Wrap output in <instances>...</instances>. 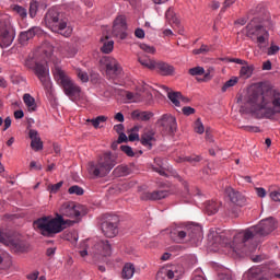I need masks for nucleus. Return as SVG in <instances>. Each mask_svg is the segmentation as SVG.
<instances>
[{"label":"nucleus","instance_id":"21","mask_svg":"<svg viewBox=\"0 0 280 280\" xmlns=\"http://www.w3.org/2000/svg\"><path fill=\"white\" fill-rule=\"evenodd\" d=\"M170 192L167 190H154V191H144L141 192L140 199L141 200H163L167 198Z\"/></svg>","mask_w":280,"mask_h":280},{"label":"nucleus","instance_id":"64","mask_svg":"<svg viewBox=\"0 0 280 280\" xmlns=\"http://www.w3.org/2000/svg\"><path fill=\"white\" fill-rule=\"evenodd\" d=\"M114 130L118 133L121 135V132H124V126L121 124H118L116 126H114Z\"/></svg>","mask_w":280,"mask_h":280},{"label":"nucleus","instance_id":"59","mask_svg":"<svg viewBox=\"0 0 280 280\" xmlns=\"http://www.w3.org/2000/svg\"><path fill=\"white\" fill-rule=\"evenodd\" d=\"M219 280H233L231 273H219Z\"/></svg>","mask_w":280,"mask_h":280},{"label":"nucleus","instance_id":"57","mask_svg":"<svg viewBox=\"0 0 280 280\" xmlns=\"http://www.w3.org/2000/svg\"><path fill=\"white\" fill-rule=\"evenodd\" d=\"M185 161H187L188 163H199L200 156H198V155L187 156V158H185Z\"/></svg>","mask_w":280,"mask_h":280},{"label":"nucleus","instance_id":"43","mask_svg":"<svg viewBox=\"0 0 280 280\" xmlns=\"http://www.w3.org/2000/svg\"><path fill=\"white\" fill-rule=\"evenodd\" d=\"M40 276V272L38 270H35L26 276V279L28 280H47L45 276ZM39 277V278H38Z\"/></svg>","mask_w":280,"mask_h":280},{"label":"nucleus","instance_id":"10","mask_svg":"<svg viewBox=\"0 0 280 280\" xmlns=\"http://www.w3.org/2000/svg\"><path fill=\"white\" fill-rule=\"evenodd\" d=\"M90 255L93 256L94 259L110 257V255H113V247L110 246V243L108 241L100 240L92 247Z\"/></svg>","mask_w":280,"mask_h":280},{"label":"nucleus","instance_id":"17","mask_svg":"<svg viewBox=\"0 0 280 280\" xmlns=\"http://www.w3.org/2000/svg\"><path fill=\"white\" fill-rule=\"evenodd\" d=\"M225 196L229 198L230 202L236 205V207H244V205H246V197L231 186L225 188Z\"/></svg>","mask_w":280,"mask_h":280},{"label":"nucleus","instance_id":"4","mask_svg":"<svg viewBox=\"0 0 280 280\" xmlns=\"http://www.w3.org/2000/svg\"><path fill=\"white\" fill-rule=\"evenodd\" d=\"M268 25H270V21L259 22L258 18H254L243 30L247 38L252 39L260 51H267L268 56H275L279 54V46L271 44L270 45V32L268 31Z\"/></svg>","mask_w":280,"mask_h":280},{"label":"nucleus","instance_id":"8","mask_svg":"<svg viewBox=\"0 0 280 280\" xmlns=\"http://www.w3.org/2000/svg\"><path fill=\"white\" fill-rule=\"evenodd\" d=\"M16 34L10 21L0 20V47L5 49L14 43Z\"/></svg>","mask_w":280,"mask_h":280},{"label":"nucleus","instance_id":"62","mask_svg":"<svg viewBox=\"0 0 280 280\" xmlns=\"http://www.w3.org/2000/svg\"><path fill=\"white\" fill-rule=\"evenodd\" d=\"M192 280H206V279H205V277L202 276V272L197 270V271L194 273Z\"/></svg>","mask_w":280,"mask_h":280},{"label":"nucleus","instance_id":"36","mask_svg":"<svg viewBox=\"0 0 280 280\" xmlns=\"http://www.w3.org/2000/svg\"><path fill=\"white\" fill-rule=\"evenodd\" d=\"M90 124H92L93 128H102V124H106L108 121V117L106 116H97L96 118L88 119Z\"/></svg>","mask_w":280,"mask_h":280},{"label":"nucleus","instance_id":"24","mask_svg":"<svg viewBox=\"0 0 280 280\" xmlns=\"http://www.w3.org/2000/svg\"><path fill=\"white\" fill-rule=\"evenodd\" d=\"M28 137L31 139V148L35 152H39L43 150V140H40V136H38V130L30 129Z\"/></svg>","mask_w":280,"mask_h":280},{"label":"nucleus","instance_id":"25","mask_svg":"<svg viewBox=\"0 0 280 280\" xmlns=\"http://www.w3.org/2000/svg\"><path fill=\"white\" fill-rule=\"evenodd\" d=\"M155 69H158L161 75H174V66L164 62V61H155Z\"/></svg>","mask_w":280,"mask_h":280},{"label":"nucleus","instance_id":"12","mask_svg":"<svg viewBox=\"0 0 280 280\" xmlns=\"http://www.w3.org/2000/svg\"><path fill=\"white\" fill-rule=\"evenodd\" d=\"M34 73L43 84L46 91L51 89V79L49 78V66L46 63H35Z\"/></svg>","mask_w":280,"mask_h":280},{"label":"nucleus","instance_id":"27","mask_svg":"<svg viewBox=\"0 0 280 280\" xmlns=\"http://www.w3.org/2000/svg\"><path fill=\"white\" fill-rule=\"evenodd\" d=\"M23 102L28 113H36L38 108V106L36 105V98H34L30 93L23 95Z\"/></svg>","mask_w":280,"mask_h":280},{"label":"nucleus","instance_id":"37","mask_svg":"<svg viewBox=\"0 0 280 280\" xmlns=\"http://www.w3.org/2000/svg\"><path fill=\"white\" fill-rule=\"evenodd\" d=\"M62 54L66 58H74V56L78 54V48L73 45H68L65 47Z\"/></svg>","mask_w":280,"mask_h":280},{"label":"nucleus","instance_id":"49","mask_svg":"<svg viewBox=\"0 0 280 280\" xmlns=\"http://www.w3.org/2000/svg\"><path fill=\"white\" fill-rule=\"evenodd\" d=\"M62 182H59L57 184L48 186V191H50V194H57L60 190V187H62Z\"/></svg>","mask_w":280,"mask_h":280},{"label":"nucleus","instance_id":"54","mask_svg":"<svg viewBox=\"0 0 280 280\" xmlns=\"http://www.w3.org/2000/svg\"><path fill=\"white\" fill-rule=\"evenodd\" d=\"M182 112L189 116V115H194V113H196V109H194V107H189V106H186V107H183Z\"/></svg>","mask_w":280,"mask_h":280},{"label":"nucleus","instance_id":"11","mask_svg":"<svg viewBox=\"0 0 280 280\" xmlns=\"http://www.w3.org/2000/svg\"><path fill=\"white\" fill-rule=\"evenodd\" d=\"M112 36L119 38V40H126L128 36V24L126 23L125 16L119 15L114 20Z\"/></svg>","mask_w":280,"mask_h":280},{"label":"nucleus","instance_id":"19","mask_svg":"<svg viewBox=\"0 0 280 280\" xmlns=\"http://www.w3.org/2000/svg\"><path fill=\"white\" fill-rule=\"evenodd\" d=\"M170 237L176 244H183V242H185V237H187V230H185V225L172 228Z\"/></svg>","mask_w":280,"mask_h":280},{"label":"nucleus","instance_id":"26","mask_svg":"<svg viewBox=\"0 0 280 280\" xmlns=\"http://www.w3.org/2000/svg\"><path fill=\"white\" fill-rule=\"evenodd\" d=\"M185 230L188 237H190V240H194V237L200 236V234L202 233V226L194 223L185 225Z\"/></svg>","mask_w":280,"mask_h":280},{"label":"nucleus","instance_id":"15","mask_svg":"<svg viewBox=\"0 0 280 280\" xmlns=\"http://www.w3.org/2000/svg\"><path fill=\"white\" fill-rule=\"evenodd\" d=\"M100 65L106 69L107 73H112L113 75H119V73H121V66H119V61L113 57H102L100 59Z\"/></svg>","mask_w":280,"mask_h":280},{"label":"nucleus","instance_id":"58","mask_svg":"<svg viewBox=\"0 0 280 280\" xmlns=\"http://www.w3.org/2000/svg\"><path fill=\"white\" fill-rule=\"evenodd\" d=\"M272 69V62L267 60L262 63V71H270Z\"/></svg>","mask_w":280,"mask_h":280},{"label":"nucleus","instance_id":"50","mask_svg":"<svg viewBox=\"0 0 280 280\" xmlns=\"http://www.w3.org/2000/svg\"><path fill=\"white\" fill-rule=\"evenodd\" d=\"M115 172L116 174H119V176H126V174H128V166H124V165L117 166L115 168Z\"/></svg>","mask_w":280,"mask_h":280},{"label":"nucleus","instance_id":"63","mask_svg":"<svg viewBox=\"0 0 280 280\" xmlns=\"http://www.w3.org/2000/svg\"><path fill=\"white\" fill-rule=\"evenodd\" d=\"M10 126H12V118L7 117V118L4 119V128H3V130H4V131L8 130V128H10Z\"/></svg>","mask_w":280,"mask_h":280},{"label":"nucleus","instance_id":"13","mask_svg":"<svg viewBox=\"0 0 280 280\" xmlns=\"http://www.w3.org/2000/svg\"><path fill=\"white\" fill-rule=\"evenodd\" d=\"M156 125L162 128L164 132L173 133L176 132L178 128V124L176 122V117L172 116V114H164L156 121Z\"/></svg>","mask_w":280,"mask_h":280},{"label":"nucleus","instance_id":"18","mask_svg":"<svg viewBox=\"0 0 280 280\" xmlns=\"http://www.w3.org/2000/svg\"><path fill=\"white\" fill-rule=\"evenodd\" d=\"M180 275L176 268L162 267L156 273V280H178Z\"/></svg>","mask_w":280,"mask_h":280},{"label":"nucleus","instance_id":"56","mask_svg":"<svg viewBox=\"0 0 280 280\" xmlns=\"http://www.w3.org/2000/svg\"><path fill=\"white\" fill-rule=\"evenodd\" d=\"M137 38H145V31L143 28H137L135 32Z\"/></svg>","mask_w":280,"mask_h":280},{"label":"nucleus","instance_id":"30","mask_svg":"<svg viewBox=\"0 0 280 280\" xmlns=\"http://www.w3.org/2000/svg\"><path fill=\"white\" fill-rule=\"evenodd\" d=\"M255 71V66L250 65L248 66V63H246L245 66H243L240 70V75L241 78H243L244 80H248V78L253 77V72Z\"/></svg>","mask_w":280,"mask_h":280},{"label":"nucleus","instance_id":"34","mask_svg":"<svg viewBox=\"0 0 280 280\" xmlns=\"http://www.w3.org/2000/svg\"><path fill=\"white\" fill-rule=\"evenodd\" d=\"M167 97L174 106L179 108L180 100H183V94L180 92H168Z\"/></svg>","mask_w":280,"mask_h":280},{"label":"nucleus","instance_id":"28","mask_svg":"<svg viewBox=\"0 0 280 280\" xmlns=\"http://www.w3.org/2000/svg\"><path fill=\"white\" fill-rule=\"evenodd\" d=\"M152 117H154V114L151 112L133 110L131 113V118L136 119L137 121H150Z\"/></svg>","mask_w":280,"mask_h":280},{"label":"nucleus","instance_id":"23","mask_svg":"<svg viewBox=\"0 0 280 280\" xmlns=\"http://www.w3.org/2000/svg\"><path fill=\"white\" fill-rule=\"evenodd\" d=\"M9 248L14 253H26L30 246L27 245V241L23 240L21 236H13Z\"/></svg>","mask_w":280,"mask_h":280},{"label":"nucleus","instance_id":"53","mask_svg":"<svg viewBox=\"0 0 280 280\" xmlns=\"http://www.w3.org/2000/svg\"><path fill=\"white\" fill-rule=\"evenodd\" d=\"M269 196L273 202H280V190H273L269 194Z\"/></svg>","mask_w":280,"mask_h":280},{"label":"nucleus","instance_id":"2","mask_svg":"<svg viewBox=\"0 0 280 280\" xmlns=\"http://www.w3.org/2000/svg\"><path fill=\"white\" fill-rule=\"evenodd\" d=\"M82 213H84L82 206L73 201H66L59 208V213H57L56 218L43 217L34 221L33 226L39 231L42 235L49 237V235L62 233L65 225L69 224V222H72V224L80 222Z\"/></svg>","mask_w":280,"mask_h":280},{"label":"nucleus","instance_id":"16","mask_svg":"<svg viewBox=\"0 0 280 280\" xmlns=\"http://www.w3.org/2000/svg\"><path fill=\"white\" fill-rule=\"evenodd\" d=\"M52 75L54 80L57 82V84H59V86H61V89L71 80V77L67 74V71H65L62 66L59 63H55L52 68Z\"/></svg>","mask_w":280,"mask_h":280},{"label":"nucleus","instance_id":"7","mask_svg":"<svg viewBox=\"0 0 280 280\" xmlns=\"http://www.w3.org/2000/svg\"><path fill=\"white\" fill-rule=\"evenodd\" d=\"M275 270L268 266H255L249 268L243 276V280H272Z\"/></svg>","mask_w":280,"mask_h":280},{"label":"nucleus","instance_id":"14","mask_svg":"<svg viewBox=\"0 0 280 280\" xmlns=\"http://www.w3.org/2000/svg\"><path fill=\"white\" fill-rule=\"evenodd\" d=\"M61 89H63L65 95H67V97L72 102H78V100L82 97V88H80L73 79L68 81Z\"/></svg>","mask_w":280,"mask_h":280},{"label":"nucleus","instance_id":"35","mask_svg":"<svg viewBox=\"0 0 280 280\" xmlns=\"http://www.w3.org/2000/svg\"><path fill=\"white\" fill-rule=\"evenodd\" d=\"M125 97L129 104L143 102V96L140 93L126 92Z\"/></svg>","mask_w":280,"mask_h":280},{"label":"nucleus","instance_id":"9","mask_svg":"<svg viewBox=\"0 0 280 280\" xmlns=\"http://www.w3.org/2000/svg\"><path fill=\"white\" fill-rule=\"evenodd\" d=\"M101 229L105 237H117L119 235V218L116 215L107 218L101 223Z\"/></svg>","mask_w":280,"mask_h":280},{"label":"nucleus","instance_id":"44","mask_svg":"<svg viewBox=\"0 0 280 280\" xmlns=\"http://www.w3.org/2000/svg\"><path fill=\"white\" fill-rule=\"evenodd\" d=\"M38 12V1H32L30 5V16L34 19Z\"/></svg>","mask_w":280,"mask_h":280},{"label":"nucleus","instance_id":"55","mask_svg":"<svg viewBox=\"0 0 280 280\" xmlns=\"http://www.w3.org/2000/svg\"><path fill=\"white\" fill-rule=\"evenodd\" d=\"M258 198H266V190L262 187L255 188Z\"/></svg>","mask_w":280,"mask_h":280},{"label":"nucleus","instance_id":"5","mask_svg":"<svg viewBox=\"0 0 280 280\" xmlns=\"http://www.w3.org/2000/svg\"><path fill=\"white\" fill-rule=\"evenodd\" d=\"M69 20L63 18L60 12L56 9H49L45 15V25L50 30V32H55L57 34H61L66 38L71 36L73 30L68 26Z\"/></svg>","mask_w":280,"mask_h":280},{"label":"nucleus","instance_id":"32","mask_svg":"<svg viewBox=\"0 0 280 280\" xmlns=\"http://www.w3.org/2000/svg\"><path fill=\"white\" fill-rule=\"evenodd\" d=\"M135 277V265L127 262L122 268V279H132Z\"/></svg>","mask_w":280,"mask_h":280},{"label":"nucleus","instance_id":"60","mask_svg":"<svg viewBox=\"0 0 280 280\" xmlns=\"http://www.w3.org/2000/svg\"><path fill=\"white\" fill-rule=\"evenodd\" d=\"M244 130H246L247 132H259V127H255V126H245Z\"/></svg>","mask_w":280,"mask_h":280},{"label":"nucleus","instance_id":"42","mask_svg":"<svg viewBox=\"0 0 280 280\" xmlns=\"http://www.w3.org/2000/svg\"><path fill=\"white\" fill-rule=\"evenodd\" d=\"M188 73L192 77L205 75V68L200 66L194 67L188 70Z\"/></svg>","mask_w":280,"mask_h":280},{"label":"nucleus","instance_id":"40","mask_svg":"<svg viewBox=\"0 0 280 280\" xmlns=\"http://www.w3.org/2000/svg\"><path fill=\"white\" fill-rule=\"evenodd\" d=\"M218 209H219V206H218V202H215V201H208L206 205V211H207L208 215L215 214Z\"/></svg>","mask_w":280,"mask_h":280},{"label":"nucleus","instance_id":"3","mask_svg":"<svg viewBox=\"0 0 280 280\" xmlns=\"http://www.w3.org/2000/svg\"><path fill=\"white\" fill-rule=\"evenodd\" d=\"M277 226V219L269 217L267 219H262L257 225L235 233L233 242H231L225 235H221L220 237L223 246L231 248L233 253H240V250H244V246H246V242H248V240H253V237H266V235H270L272 231H276Z\"/></svg>","mask_w":280,"mask_h":280},{"label":"nucleus","instance_id":"48","mask_svg":"<svg viewBox=\"0 0 280 280\" xmlns=\"http://www.w3.org/2000/svg\"><path fill=\"white\" fill-rule=\"evenodd\" d=\"M13 11L20 14L22 19H25V16H27V10L19 4L13 5Z\"/></svg>","mask_w":280,"mask_h":280},{"label":"nucleus","instance_id":"52","mask_svg":"<svg viewBox=\"0 0 280 280\" xmlns=\"http://www.w3.org/2000/svg\"><path fill=\"white\" fill-rule=\"evenodd\" d=\"M207 51H209V46L207 45H201V47L199 49H195L192 50V54H195L196 56L200 55V54H207Z\"/></svg>","mask_w":280,"mask_h":280},{"label":"nucleus","instance_id":"46","mask_svg":"<svg viewBox=\"0 0 280 280\" xmlns=\"http://www.w3.org/2000/svg\"><path fill=\"white\" fill-rule=\"evenodd\" d=\"M195 132L198 135H202L205 132V125H202V120H200V118L195 121Z\"/></svg>","mask_w":280,"mask_h":280},{"label":"nucleus","instance_id":"20","mask_svg":"<svg viewBox=\"0 0 280 280\" xmlns=\"http://www.w3.org/2000/svg\"><path fill=\"white\" fill-rule=\"evenodd\" d=\"M39 34H43V30H40L38 26H33L30 30L22 32L20 34L19 40L21 45H27L28 40H32L34 36H38Z\"/></svg>","mask_w":280,"mask_h":280},{"label":"nucleus","instance_id":"38","mask_svg":"<svg viewBox=\"0 0 280 280\" xmlns=\"http://www.w3.org/2000/svg\"><path fill=\"white\" fill-rule=\"evenodd\" d=\"M238 82H240V79H238L237 77H232L230 80H228V81L223 84L221 91H222L223 93H226V91H229V89L235 86V84H237Z\"/></svg>","mask_w":280,"mask_h":280},{"label":"nucleus","instance_id":"6","mask_svg":"<svg viewBox=\"0 0 280 280\" xmlns=\"http://www.w3.org/2000/svg\"><path fill=\"white\" fill-rule=\"evenodd\" d=\"M117 165L115 158L112 153L103 154L96 162H90L88 164V172L95 178H102L110 174L113 167Z\"/></svg>","mask_w":280,"mask_h":280},{"label":"nucleus","instance_id":"41","mask_svg":"<svg viewBox=\"0 0 280 280\" xmlns=\"http://www.w3.org/2000/svg\"><path fill=\"white\" fill-rule=\"evenodd\" d=\"M68 194L74 195V196H83L84 195V189L78 185L71 186L68 189Z\"/></svg>","mask_w":280,"mask_h":280},{"label":"nucleus","instance_id":"29","mask_svg":"<svg viewBox=\"0 0 280 280\" xmlns=\"http://www.w3.org/2000/svg\"><path fill=\"white\" fill-rule=\"evenodd\" d=\"M138 62L142 65V67H145L147 69H150L151 71H154L156 69V60L150 59V57H139Z\"/></svg>","mask_w":280,"mask_h":280},{"label":"nucleus","instance_id":"51","mask_svg":"<svg viewBox=\"0 0 280 280\" xmlns=\"http://www.w3.org/2000/svg\"><path fill=\"white\" fill-rule=\"evenodd\" d=\"M121 152H124L125 154H127V156H135V151H132L131 147L128 145H121L120 147Z\"/></svg>","mask_w":280,"mask_h":280},{"label":"nucleus","instance_id":"1","mask_svg":"<svg viewBox=\"0 0 280 280\" xmlns=\"http://www.w3.org/2000/svg\"><path fill=\"white\" fill-rule=\"evenodd\" d=\"M244 106L246 113L255 115L262 112L264 117L271 119L280 113V93L255 84L248 89Z\"/></svg>","mask_w":280,"mask_h":280},{"label":"nucleus","instance_id":"31","mask_svg":"<svg viewBox=\"0 0 280 280\" xmlns=\"http://www.w3.org/2000/svg\"><path fill=\"white\" fill-rule=\"evenodd\" d=\"M166 20L168 21V23L173 24V25H179L180 24V20H178V16H176V12L174 11V8H168L166 13H165Z\"/></svg>","mask_w":280,"mask_h":280},{"label":"nucleus","instance_id":"39","mask_svg":"<svg viewBox=\"0 0 280 280\" xmlns=\"http://www.w3.org/2000/svg\"><path fill=\"white\" fill-rule=\"evenodd\" d=\"M113 49H115V42L113 39L104 42L101 48L103 54H112Z\"/></svg>","mask_w":280,"mask_h":280},{"label":"nucleus","instance_id":"47","mask_svg":"<svg viewBox=\"0 0 280 280\" xmlns=\"http://www.w3.org/2000/svg\"><path fill=\"white\" fill-rule=\"evenodd\" d=\"M140 49L145 51V54H156V48L148 44H140Z\"/></svg>","mask_w":280,"mask_h":280},{"label":"nucleus","instance_id":"22","mask_svg":"<svg viewBox=\"0 0 280 280\" xmlns=\"http://www.w3.org/2000/svg\"><path fill=\"white\" fill-rule=\"evenodd\" d=\"M140 142L147 150H152V147L156 143V132L154 130L145 131L141 135Z\"/></svg>","mask_w":280,"mask_h":280},{"label":"nucleus","instance_id":"45","mask_svg":"<svg viewBox=\"0 0 280 280\" xmlns=\"http://www.w3.org/2000/svg\"><path fill=\"white\" fill-rule=\"evenodd\" d=\"M77 75H78L79 80H81V82H83V83L89 82V73H86V71H84L82 69H78Z\"/></svg>","mask_w":280,"mask_h":280},{"label":"nucleus","instance_id":"61","mask_svg":"<svg viewBox=\"0 0 280 280\" xmlns=\"http://www.w3.org/2000/svg\"><path fill=\"white\" fill-rule=\"evenodd\" d=\"M154 171L158 172V174H160V176H168L167 172L165 171L164 167L160 166V167H154Z\"/></svg>","mask_w":280,"mask_h":280},{"label":"nucleus","instance_id":"33","mask_svg":"<svg viewBox=\"0 0 280 280\" xmlns=\"http://www.w3.org/2000/svg\"><path fill=\"white\" fill-rule=\"evenodd\" d=\"M13 240L14 236L10 235V233L5 231H0V244H3V246H8L10 248Z\"/></svg>","mask_w":280,"mask_h":280}]
</instances>
